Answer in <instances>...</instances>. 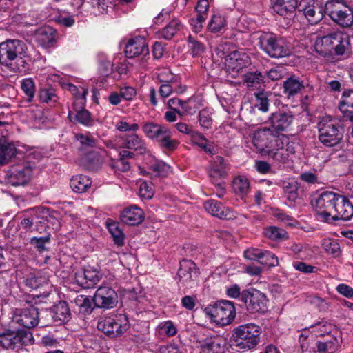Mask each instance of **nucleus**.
<instances>
[{
  "instance_id": "obj_1",
  "label": "nucleus",
  "mask_w": 353,
  "mask_h": 353,
  "mask_svg": "<svg viewBox=\"0 0 353 353\" xmlns=\"http://www.w3.org/2000/svg\"><path fill=\"white\" fill-rule=\"evenodd\" d=\"M252 142L262 156H267L277 164H285L296 152V143L283 133L271 128H261L253 134Z\"/></svg>"
},
{
  "instance_id": "obj_2",
  "label": "nucleus",
  "mask_w": 353,
  "mask_h": 353,
  "mask_svg": "<svg viewBox=\"0 0 353 353\" xmlns=\"http://www.w3.org/2000/svg\"><path fill=\"white\" fill-rule=\"evenodd\" d=\"M26 43L18 39H8L0 43V63L14 72L25 68L23 59L28 56Z\"/></svg>"
},
{
  "instance_id": "obj_3",
  "label": "nucleus",
  "mask_w": 353,
  "mask_h": 353,
  "mask_svg": "<svg viewBox=\"0 0 353 353\" xmlns=\"http://www.w3.org/2000/svg\"><path fill=\"white\" fill-rule=\"evenodd\" d=\"M262 328L254 323L240 325L234 328L232 339L234 345L243 351L256 348L261 342Z\"/></svg>"
},
{
  "instance_id": "obj_4",
  "label": "nucleus",
  "mask_w": 353,
  "mask_h": 353,
  "mask_svg": "<svg viewBox=\"0 0 353 353\" xmlns=\"http://www.w3.org/2000/svg\"><path fill=\"white\" fill-rule=\"evenodd\" d=\"M350 46L349 37L342 32H334L328 35L318 37L315 41L316 52L326 56L334 50L338 55H343Z\"/></svg>"
},
{
  "instance_id": "obj_5",
  "label": "nucleus",
  "mask_w": 353,
  "mask_h": 353,
  "mask_svg": "<svg viewBox=\"0 0 353 353\" xmlns=\"http://www.w3.org/2000/svg\"><path fill=\"white\" fill-rule=\"evenodd\" d=\"M260 48L272 58H281L292 53L290 43L272 32H262L258 37Z\"/></svg>"
},
{
  "instance_id": "obj_6",
  "label": "nucleus",
  "mask_w": 353,
  "mask_h": 353,
  "mask_svg": "<svg viewBox=\"0 0 353 353\" xmlns=\"http://www.w3.org/2000/svg\"><path fill=\"white\" fill-rule=\"evenodd\" d=\"M203 312L212 322L219 326L230 325L236 317V309L230 301H221L208 305Z\"/></svg>"
},
{
  "instance_id": "obj_7",
  "label": "nucleus",
  "mask_w": 353,
  "mask_h": 353,
  "mask_svg": "<svg viewBox=\"0 0 353 353\" xmlns=\"http://www.w3.org/2000/svg\"><path fill=\"white\" fill-rule=\"evenodd\" d=\"M324 12L341 27H350L353 24V10L344 0H328Z\"/></svg>"
},
{
  "instance_id": "obj_8",
  "label": "nucleus",
  "mask_w": 353,
  "mask_h": 353,
  "mask_svg": "<svg viewBox=\"0 0 353 353\" xmlns=\"http://www.w3.org/2000/svg\"><path fill=\"white\" fill-rule=\"evenodd\" d=\"M319 139L327 147L338 145L343 139V133L336 120L330 117H323L317 125Z\"/></svg>"
},
{
  "instance_id": "obj_9",
  "label": "nucleus",
  "mask_w": 353,
  "mask_h": 353,
  "mask_svg": "<svg viewBox=\"0 0 353 353\" xmlns=\"http://www.w3.org/2000/svg\"><path fill=\"white\" fill-rule=\"evenodd\" d=\"M128 327V319L125 314H112L102 316L97 323L98 330L112 338L121 335Z\"/></svg>"
},
{
  "instance_id": "obj_10",
  "label": "nucleus",
  "mask_w": 353,
  "mask_h": 353,
  "mask_svg": "<svg viewBox=\"0 0 353 353\" xmlns=\"http://www.w3.org/2000/svg\"><path fill=\"white\" fill-rule=\"evenodd\" d=\"M338 194L331 191H324L315 201V212L319 221L331 223Z\"/></svg>"
},
{
  "instance_id": "obj_11",
  "label": "nucleus",
  "mask_w": 353,
  "mask_h": 353,
  "mask_svg": "<svg viewBox=\"0 0 353 353\" xmlns=\"http://www.w3.org/2000/svg\"><path fill=\"white\" fill-rule=\"evenodd\" d=\"M34 165L31 162H21L13 165L6 172V179L13 186L25 185L32 179Z\"/></svg>"
},
{
  "instance_id": "obj_12",
  "label": "nucleus",
  "mask_w": 353,
  "mask_h": 353,
  "mask_svg": "<svg viewBox=\"0 0 353 353\" xmlns=\"http://www.w3.org/2000/svg\"><path fill=\"white\" fill-rule=\"evenodd\" d=\"M241 299L250 313L264 312L267 310L266 296L256 289L243 290Z\"/></svg>"
},
{
  "instance_id": "obj_13",
  "label": "nucleus",
  "mask_w": 353,
  "mask_h": 353,
  "mask_svg": "<svg viewBox=\"0 0 353 353\" xmlns=\"http://www.w3.org/2000/svg\"><path fill=\"white\" fill-rule=\"evenodd\" d=\"M139 30L134 32V65L136 63L140 68H145L150 59V51L146 42L145 30L143 31L145 34L141 36L137 34Z\"/></svg>"
},
{
  "instance_id": "obj_14",
  "label": "nucleus",
  "mask_w": 353,
  "mask_h": 353,
  "mask_svg": "<svg viewBox=\"0 0 353 353\" xmlns=\"http://www.w3.org/2000/svg\"><path fill=\"white\" fill-rule=\"evenodd\" d=\"M132 144V139L125 137L118 139L116 144H114L112 142H109L107 144L108 147L110 148L123 149L119 152V159L118 161L119 164L118 166L123 172L128 171L131 168L132 152L129 149H131Z\"/></svg>"
},
{
  "instance_id": "obj_15",
  "label": "nucleus",
  "mask_w": 353,
  "mask_h": 353,
  "mask_svg": "<svg viewBox=\"0 0 353 353\" xmlns=\"http://www.w3.org/2000/svg\"><path fill=\"white\" fill-rule=\"evenodd\" d=\"M117 298V292L112 288L101 286L95 292L93 301L97 307L110 309L116 306Z\"/></svg>"
},
{
  "instance_id": "obj_16",
  "label": "nucleus",
  "mask_w": 353,
  "mask_h": 353,
  "mask_svg": "<svg viewBox=\"0 0 353 353\" xmlns=\"http://www.w3.org/2000/svg\"><path fill=\"white\" fill-rule=\"evenodd\" d=\"M226 339L221 335L206 337L199 342L197 353H225Z\"/></svg>"
},
{
  "instance_id": "obj_17",
  "label": "nucleus",
  "mask_w": 353,
  "mask_h": 353,
  "mask_svg": "<svg viewBox=\"0 0 353 353\" xmlns=\"http://www.w3.org/2000/svg\"><path fill=\"white\" fill-rule=\"evenodd\" d=\"M250 64L248 56L243 52L233 51L225 57V66L228 72L235 77Z\"/></svg>"
},
{
  "instance_id": "obj_18",
  "label": "nucleus",
  "mask_w": 353,
  "mask_h": 353,
  "mask_svg": "<svg viewBox=\"0 0 353 353\" xmlns=\"http://www.w3.org/2000/svg\"><path fill=\"white\" fill-rule=\"evenodd\" d=\"M39 311L35 307L26 309H17L14 311L13 321L26 328H32L39 323Z\"/></svg>"
},
{
  "instance_id": "obj_19",
  "label": "nucleus",
  "mask_w": 353,
  "mask_h": 353,
  "mask_svg": "<svg viewBox=\"0 0 353 353\" xmlns=\"http://www.w3.org/2000/svg\"><path fill=\"white\" fill-rule=\"evenodd\" d=\"M199 270L196 264L191 260L183 259L180 262L178 271V280L183 285L192 288L194 281L197 278Z\"/></svg>"
},
{
  "instance_id": "obj_20",
  "label": "nucleus",
  "mask_w": 353,
  "mask_h": 353,
  "mask_svg": "<svg viewBox=\"0 0 353 353\" xmlns=\"http://www.w3.org/2000/svg\"><path fill=\"white\" fill-rule=\"evenodd\" d=\"M353 216V205L345 196L338 194L332 222L337 220L349 221Z\"/></svg>"
},
{
  "instance_id": "obj_21",
  "label": "nucleus",
  "mask_w": 353,
  "mask_h": 353,
  "mask_svg": "<svg viewBox=\"0 0 353 353\" xmlns=\"http://www.w3.org/2000/svg\"><path fill=\"white\" fill-rule=\"evenodd\" d=\"M203 207L207 212L214 216L224 219H234L236 214L228 208L224 207L222 203L216 200L210 199L203 203Z\"/></svg>"
},
{
  "instance_id": "obj_22",
  "label": "nucleus",
  "mask_w": 353,
  "mask_h": 353,
  "mask_svg": "<svg viewBox=\"0 0 353 353\" xmlns=\"http://www.w3.org/2000/svg\"><path fill=\"white\" fill-rule=\"evenodd\" d=\"M271 128L276 132L287 131L293 121V115L290 112H276L270 117Z\"/></svg>"
},
{
  "instance_id": "obj_23",
  "label": "nucleus",
  "mask_w": 353,
  "mask_h": 353,
  "mask_svg": "<svg viewBox=\"0 0 353 353\" xmlns=\"http://www.w3.org/2000/svg\"><path fill=\"white\" fill-rule=\"evenodd\" d=\"M83 106L77 105V103H73L72 110H69L68 117L71 122H77L85 126H91L93 125V119L90 112L84 109Z\"/></svg>"
},
{
  "instance_id": "obj_24",
  "label": "nucleus",
  "mask_w": 353,
  "mask_h": 353,
  "mask_svg": "<svg viewBox=\"0 0 353 353\" xmlns=\"http://www.w3.org/2000/svg\"><path fill=\"white\" fill-rule=\"evenodd\" d=\"M99 279V272L92 268L81 270L75 273L76 282L84 288H92Z\"/></svg>"
},
{
  "instance_id": "obj_25",
  "label": "nucleus",
  "mask_w": 353,
  "mask_h": 353,
  "mask_svg": "<svg viewBox=\"0 0 353 353\" xmlns=\"http://www.w3.org/2000/svg\"><path fill=\"white\" fill-rule=\"evenodd\" d=\"M51 316L54 323L61 325L70 319L71 312L66 301H61L51 308Z\"/></svg>"
},
{
  "instance_id": "obj_26",
  "label": "nucleus",
  "mask_w": 353,
  "mask_h": 353,
  "mask_svg": "<svg viewBox=\"0 0 353 353\" xmlns=\"http://www.w3.org/2000/svg\"><path fill=\"white\" fill-rule=\"evenodd\" d=\"M35 38L37 42L43 48H51L56 42V32L50 26L42 27L36 32Z\"/></svg>"
},
{
  "instance_id": "obj_27",
  "label": "nucleus",
  "mask_w": 353,
  "mask_h": 353,
  "mask_svg": "<svg viewBox=\"0 0 353 353\" xmlns=\"http://www.w3.org/2000/svg\"><path fill=\"white\" fill-rule=\"evenodd\" d=\"M21 283L29 290L37 289L47 282V279L43 276L39 272L26 270L25 275L20 279Z\"/></svg>"
},
{
  "instance_id": "obj_28",
  "label": "nucleus",
  "mask_w": 353,
  "mask_h": 353,
  "mask_svg": "<svg viewBox=\"0 0 353 353\" xmlns=\"http://www.w3.org/2000/svg\"><path fill=\"white\" fill-rule=\"evenodd\" d=\"M21 343V336L10 330L0 328V347L4 349H14Z\"/></svg>"
},
{
  "instance_id": "obj_29",
  "label": "nucleus",
  "mask_w": 353,
  "mask_h": 353,
  "mask_svg": "<svg viewBox=\"0 0 353 353\" xmlns=\"http://www.w3.org/2000/svg\"><path fill=\"white\" fill-rule=\"evenodd\" d=\"M172 133L171 130L166 126L163 125L154 139L159 143L161 148L169 150H174L177 148L179 141L172 139Z\"/></svg>"
},
{
  "instance_id": "obj_30",
  "label": "nucleus",
  "mask_w": 353,
  "mask_h": 353,
  "mask_svg": "<svg viewBox=\"0 0 353 353\" xmlns=\"http://www.w3.org/2000/svg\"><path fill=\"white\" fill-rule=\"evenodd\" d=\"M274 12L281 16L292 14L298 6V0H271Z\"/></svg>"
},
{
  "instance_id": "obj_31",
  "label": "nucleus",
  "mask_w": 353,
  "mask_h": 353,
  "mask_svg": "<svg viewBox=\"0 0 353 353\" xmlns=\"http://www.w3.org/2000/svg\"><path fill=\"white\" fill-rule=\"evenodd\" d=\"M76 139L81 145L80 150L83 152H88L87 157L88 161H93L98 159V153L93 151L95 146L94 139L81 134H77Z\"/></svg>"
},
{
  "instance_id": "obj_32",
  "label": "nucleus",
  "mask_w": 353,
  "mask_h": 353,
  "mask_svg": "<svg viewBox=\"0 0 353 353\" xmlns=\"http://www.w3.org/2000/svg\"><path fill=\"white\" fill-rule=\"evenodd\" d=\"M307 329L310 330V333H311L314 338L324 336L325 335L329 336H330V334L336 332V327L325 320L321 321Z\"/></svg>"
},
{
  "instance_id": "obj_33",
  "label": "nucleus",
  "mask_w": 353,
  "mask_h": 353,
  "mask_svg": "<svg viewBox=\"0 0 353 353\" xmlns=\"http://www.w3.org/2000/svg\"><path fill=\"white\" fill-rule=\"evenodd\" d=\"M339 108L345 117L353 121V91L343 92Z\"/></svg>"
},
{
  "instance_id": "obj_34",
  "label": "nucleus",
  "mask_w": 353,
  "mask_h": 353,
  "mask_svg": "<svg viewBox=\"0 0 353 353\" xmlns=\"http://www.w3.org/2000/svg\"><path fill=\"white\" fill-rule=\"evenodd\" d=\"M139 156L142 157V160L144 162L146 161L152 162L153 161V157L148 150L143 141L134 134V159L136 157V159L138 160Z\"/></svg>"
},
{
  "instance_id": "obj_35",
  "label": "nucleus",
  "mask_w": 353,
  "mask_h": 353,
  "mask_svg": "<svg viewBox=\"0 0 353 353\" xmlns=\"http://www.w3.org/2000/svg\"><path fill=\"white\" fill-rule=\"evenodd\" d=\"M303 12L308 22L312 25L318 23L323 17V8L314 3L306 6L303 9Z\"/></svg>"
},
{
  "instance_id": "obj_36",
  "label": "nucleus",
  "mask_w": 353,
  "mask_h": 353,
  "mask_svg": "<svg viewBox=\"0 0 353 353\" xmlns=\"http://www.w3.org/2000/svg\"><path fill=\"white\" fill-rule=\"evenodd\" d=\"M92 185V180L87 176L79 174L73 176L70 180V187L77 193L86 192Z\"/></svg>"
},
{
  "instance_id": "obj_37",
  "label": "nucleus",
  "mask_w": 353,
  "mask_h": 353,
  "mask_svg": "<svg viewBox=\"0 0 353 353\" xmlns=\"http://www.w3.org/2000/svg\"><path fill=\"white\" fill-rule=\"evenodd\" d=\"M339 347V340L334 335L329 336L325 341H318L316 343V353H334Z\"/></svg>"
},
{
  "instance_id": "obj_38",
  "label": "nucleus",
  "mask_w": 353,
  "mask_h": 353,
  "mask_svg": "<svg viewBox=\"0 0 353 353\" xmlns=\"http://www.w3.org/2000/svg\"><path fill=\"white\" fill-rule=\"evenodd\" d=\"M314 336L310 333V330L305 328L299 336V342L301 345L302 353H316L315 346H312L314 342Z\"/></svg>"
},
{
  "instance_id": "obj_39",
  "label": "nucleus",
  "mask_w": 353,
  "mask_h": 353,
  "mask_svg": "<svg viewBox=\"0 0 353 353\" xmlns=\"http://www.w3.org/2000/svg\"><path fill=\"white\" fill-rule=\"evenodd\" d=\"M184 26L179 19L172 20L165 28H163L160 32V37L166 39H171L174 35L179 32L183 30Z\"/></svg>"
},
{
  "instance_id": "obj_40",
  "label": "nucleus",
  "mask_w": 353,
  "mask_h": 353,
  "mask_svg": "<svg viewBox=\"0 0 353 353\" xmlns=\"http://www.w3.org/2000/svg\"><path fill=\"white\" fill-rule=\"evenodd\" d=\"M227 164L222 157L216 156L214 158L210 171V175L212 178H222L226 175Z\"/></svg>"
},
{
  "instance_id": "obj_41",
  "label": "nucleus",
  "mask_w": 353,
  "mask_h": 353,
  "mask_svg": "<svg viewBox=\"0 0 353 353\" xmlns=\"http://www.w3.org/2000/svg\"><path fill=\"white\" fill-rule=\"evenodd\" d=\"M227 26L225 17L219 12L214 13L208 23V30L212 33H217L225 31Z\"/></svg>"
},
{
  "instance_id": "obj_42",
  "label": "nucleus",
  "mask_w": 353,
  "mask_h": 353,
  "mask_svg": "<svg viewBox=\"0 0 353 353\" xmlns=\"http://www.w3.org/2000/svg\"><path fill=\"white\" fill-rule=\"evenodd\" d=\"M232 188L236 195L243 198L250 191V181L245 176H238L233 180Z\"/></svg>"
},
{
  "instance_id": "obj_43",
  "label": "nucleus",
  "mask_w": 353,
  "mask_h": 353,
  "mask_svg": "<svg viewBox=\"0 0 353 353\" xmlns=\"http://www.w3.org/2000/svg\"><path fill=\"white\" fill-rule=\"evenodd\" d=\"M303 88V83L294 77L288 78L283 83L284 93L288 98L297 94Z\"/></svg>"
},
{
  "instance_id": "obj_44",
  "label": "nucleus",
  "mask_w": 353,
  "mask_h": 353,
  "mask_svg": "<svg viewBox=\"0 0 353 353\" xmlns=\"http://www.w3.org/2000/svg\"><path fill=\"white\" fill-rule=\"evenodd\" d=\"M65 88L68 90L74 97V102L80 106L84 105L86 101L88 90L83 86L77 87L72 83H67Z\"/></svg>"
},
{
  "instance_id": "obj_45",
  "label": "nucleus",
  "mask_w": 353,
  "mask_h": 353,
  "mask_svg": "<svg viewBox=\"0 0 353 353\" xmlns=\"http://www.w3.org/2000/svg\"><path fill=\"white\" fill-rule=\"evenodd\" d=\"M21 88L24 93L26 101L32 102L36 92L35 83L32 78H25L20 81Z\"/></svg>"
},
{
  "instance_id": "obj_46",
  "label": "nucleus",
  "mask_w": 353,
  "mask_h": 353,
  "mask_svg": "<svg viewBox=\"0 0 353 353\" xmlns=\"http://www.w3.org/2000/svg\"><path fill=\"white\" fill-rule=\"evenodd\" d=\"M263 234L267 238L273 241H284L288 239L287 232L276 226H270L265 228Z\"/></svg>"
},
{
  "instance_id": "obj_47",
  "label": "nucleus",
  "mask_w": 353,
  "mask_h": 353,
  "mask_svg": "<svg viewBox=\"0 0 353 353\" xmlns=\"http://www.w3.org/2000/svg\"><path fill=\"white\" fill-rule=\"evenodd\" d=\"M282 188L285 197L291 201H294L298 196L297 183L295 181H285L282 183Z\"/></svg>"
},
{
  "instance_id": "obj_48",
  "label": "nucleus",
  "mask_w": 353,
  "mask_h": 353,
  "mask_svg": "<svg viewBox=\"0 0 353 353\" xmlns=\"http://www.w3.org/2000/svg\"><path fill=\"white\" fill-rule=\"evenodd\" d=\"M188 48L193 57H199L205 51L204 45L190 34L188 37Z\"/></svg>"
},
{
  "instance_id": "obj_49",
  "label": "nucleus",
  "mask_w": 353,
  "mask_h": 353,
  "mask_svg": "<svg viewBox=\"0 0 353 353\" xmlns=\"http://www.w3.org/2000/svg\"><path fill=\"white\" fill-rule=\"evenodd\" d=\"M148 165L150 169L155 172L159 175L165 176L170 171V167L163 161H157L153 157V161L150 162L146 161L144 162Z\"/></svg>"
},
{
  "instance_id": "obj_50",
  "label": "nucleus",
  "mask_w": 353,
  "mask_h": 353,
  "mask_svg": "<svg viewBox=\"0 0 353 353\" xmlns=\"http://www.w3.org/2000/svg\"><path fill=\"white\" fill-rule=\"evenodd\" d=\"M157 78L163 83H174L178 80V77L171 72L168 68H163L158 70Z\"/></svg>"
},
{
  "instance_id": "obj_51",
  "label": "nucleus",
  "mask_w": 353,
  "mask_h": 353,
  "mask_svg": "<svg viewBox=\"0 0 353 353\" xmlns=\"http://www.w3.org/2000/svg\"><path fill=\"white\" fill-rule=\"evenodd\" d=\"M39 98L40 102L46 103H54L59 99L55 91L52 88L41 89L39 91Z\"/></svg>"
},
{
  "instance_id": "obj_52",
  "label": "nucleus",
  "mask_w": 353,
  "mask_h": 353,
  "mask_svg": "<svg viewBox=\"0 0 353 353\" xmlns=\"http://www.w3.org/2000/svg\"><path fill=\"white\" fill-rule=\"evenodd\" d=\"M107 227L115 243L118 245H121L123 243L124 235L119 228L118 223L115 222H107Z\"/></svg>"
},
{
  "instance_id": "obj_53",
  "label": "nucleus",
  "mask_w": 353,
  "mask_h": 353,
  "mask_svg": "<svg viewBox=\"0 0 353 353\" xmlns=\"http://www.w3.org/2000/svg\"><path fill=\"white\" fill-rule=\"evenodd\" d=\"M158 328L161 334L168 337L175 336L178 332L176 325L170 320L159 323Z\"/></svg>"
},
{
  "instance_id": "obj_54",
  "label": "nucleus",
  "mask_w": 353,
  "mask_h": 353,
  "mask_svg": "<svg viewBox=\"0 0 353 353\" xmlns=\"http://www.w3.org/2000/svg\"><path fill=\"white\" fill-rule=\"evenodd\" d=\"M199 122L203 129H210L212 125V112L208 109H203L199 113Z\"/></svg>"
},
{
  "instance_id": "obj_55",
  "label": "nucleus",
  "mask_w": 353,
  "mask_h": 353,
  "mask_svg": "<svg viewBox=\"0 0 353 353\" xmlns=\"http://www.w3.org/2000/svg\"><path fill=\"white\" fill-rule=\"evenodd\" d=\"M117 0H92V5L94 8H97L99 12L103 13L108 12V8L112 9Z\"/></svg>"
},
{
  "instance_id": "obj_56",
  "label": "nucleus",
  "mask_w": 353,
  "mask_h": 353,
  "mask_svg": "<svg viewBox=\"0 0 353 353\" xmlns=\"http://www.w3.org/2000/svg\"><path fill=\"white\" fill-rule=\"evenodd\" d=\"M139 195L142 199H150L154 195V190L150 182H141Z\"/></svg>"
},
{
  "instance_id": "obj_57",
  "label": "nucleus",
  "mask_w": 353,
  "mask_h": 353,
  "mask_svg": "<svg viewBox=\"0 0 353 353\" xmlns=\"http://www.w3.org/2000/svg\"><path fill=\"white\" fill-rule=\"evenodd\" d=\"M260 263L268 267H275L279 265V260L274 254L268 250H263V254L261 255Z\"/></svg>"
},
{
  "instance_id": "obj_58",
  "label": "nucleus",
  "mask_w": 353,
  "mask_h": 353,
  "mask_svg": "<svg viewBox=\"0 0 353 353\" xmlns=\"http://www.w3.org/2000/svg\"><path fill=\"white\" fill-rule=\"evenodd\" d=\"M163 127V125L154 123H147L143 126V130L148 138L154 139Z\"/></svg>"
},
{
  "instance_id": "obj_59",
  "label": "nucleus",
  "mask_w": 353,
  "mask_h": 353,
  "mask_svg": "<svg viewBox=\"0 0 353 353\" xmlns=\"http://www.w3.org/2000/svg\"><path fill=\"white\" fill-rule=\"evenodd\" d=\"M256 102L255 106L263 112H267L269 110V101L266 94L263 92H257L254 94Z\"/></svg>"
},
{
  "instance_id": "obj_60",
  "label": "nucleus",
  "mask_w": 353,
  "mask_h": 353,
  "mask_svg": "<svg viewBox=\"0 0 353 353\" xmlns=\"http://www.w3.org/2000/svg\"><path fill=\"white\" fill-rule=\"evenodd\" d=\"M323 246L327 252L337 256L340 254V246L336 240L324 239Z\"/></svg>"
},
{
  "instance_id": "obj_61",
  "label": "nucleus",
  "mask_w": 353,
  "mask_h": 353,
  "mask_svg": "<svg viewBox=\"0 0 353 353\" xmlns=\"http://www.w3.org/2000/svg\"><path fill=\"white\" fill-rule=\"evenodd\" d=\"M11 146L6 141L0 138V165H3L6 162L7 158L10 155Z\"/></svg>"
},
{
  "instance_id": "obj_62",
  "label": "nucleus",
  "mask_w": 353,
  "mask_h": 353,
  "mask_svg": "<svg viewBox=\"0 0 353 353\" xmlns=\"http://www.w3.org/2000/svg\"><path fill=\"white\" fill-rule=\"evenodd\" d=\"M120 50L123 49L125 57L127 59H132V38L123 39L119 44Z\"/></svg>"
},
{
  "instance_id": "obj_63",
  "label": "nucleus",
  "mask_w": 353,
  "mask_h": 353,
  "mask_svg": "<svg viewBox=\"0 0 353 353\" xmlns=\"http://www.w3.org/2000/svg\"><path fill=\"white\" fill-rule=\"evenodd\" d=\"M263 254V250L255 248H250L245 250L244 256L245 259L251 261L260 262L261 255Z\"/></svg>"
},
{
  "instance_id": "obj_64",
  "label": "nucleus",
  "mask_w": 353,
  "mask_h": 353,
  "mask_svg": "<svg viewBox=\"0 0 353 353\" xmlns=\"http://www.w3.org/2000/svg\"><path fill=\"white\" fill-rule=\"evenodd\" d=\"M209 10V0H198L195 7L196 16L207 17Z\"/></svg>"
}]
</instances>
